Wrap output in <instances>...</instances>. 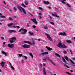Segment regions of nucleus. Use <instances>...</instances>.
<instances>
[{"label": "nucleus", "mask_w": 75, "mask_h": 75, "mask_svg": "<svg viewBox=\"0 0 75 75\" xmlns=\"http://www.w3.org/2000/svg\"><path fill=\"white\" fill-rule=\"evenodd\" d=\"M23 31H24V32H22L21 33L22 34H25L27 32V30L26 29H23Z\"/></svg>", "instance_id": "9b49d317"}, {"label": "nucleus", "mask_w": 75, "mask_h": 75, "mask_svg": "<svg viewBox=\"0 0 75 75\" xmlns=\"http://www.w3.org/2000/svg\"><path fill=\"white\" fill-rule=\"evenodd\" d=\"M1 18H6V16H1Z\"/></svg>", "instance_id": "c9c22d12"}, {"label": "nucleus", "mask_w": 75, "mask_h": 75, "mask_svg": "<svg viewBox=\"0 0 75 75\" xmlns=\"http://www.w3.org/2000/svg\"><path fill=\"white\" fill-rule=\"evenodd\" d=\"M62 3H63V4H66V3H65V2H64V1H62Z\"/></svg>", "instance_id": "a18cd8bd"}, {"label": "nucleus", "mask_w": 75, "mask_h": 75, "mask_svg": "<svg viewBox=\"0 0 75 75\" xmlns=\"http://www.w3.org/2000/svg\"><path fill=\"white\" fill-rule=\"evenodd\" d=\"M44 3L45 4H49L50 2L48 1H43Z\"/></svg>", "instance_id": "4468645a"}, {"label": "nucleus", "mask_w": 75, "mask_h": 75, "mask_svg": "<svg viewBox=\"0 0 75 75\" xmlns=\"http://www.w3.org/2000/svg\"><path fill=\"white\" fill-rule=\"evenodd\" d=\"M27 25L28 27H30V25H28V24H27Z\"/></svg>", "instance_id": "0e129e2a"}, {"label": "nucleus", "mask_w": 75, "mask_h": 75, "mask_svg": "<svg viewBox=\"0 0 75 75\" xmlns=\"http://www.w3.org/2000/svg\"><path fill=\"white\" fill-rule=\"evenodd\" d=\"M4 4H6V2H5V1H4Z\"/></svg>", "instance_id": "338daca9"}, {"label": "nucleus", "mask_w": 75, "mask_h": 75, "mask_svg": "<svg viewBox=\"0 0 75 75\" xmlns=\"http://www.w3.org/2000/svg\"><path fill=\"white\" fill-rule=\"evenodd\" d=\"M48 8H50V9L51 8V7H50V6H48Z\"/></svg>", "instance_id": "680f3d73"}, {"label": "nucleus", "mask_w": 75, "mask_h": 75, "mask_svg": "<svg viewBox=\"0 0 75 75\" xmlns=\"http://www.w3.org/2000/svg\"><path fill=\"white\" fill-rule=\"evenodd\" d=\"M67 6H68L69 7H70V8H71V6H70V5H69L68 4H67Z\"/></svg>", "instance_id": "58836bf2"}, {"label": "nucleus", "mask_w": 75, "mask_h": 75, "mask_svg": "<svg viewBox=\"0 0 75 75\" xmlns=\"http://www.w3.org/2000/svg\"><path fill=\"white\" fill-rule=\"evenodd\" d=\"M17 7H18V8L20 12H22L23 11V10L24 8L22 7L21 6H20L19 5H17Z\"/></svg>", "instance_id": "20e7f679"}, {"label": "nucleus", "mask_w": 75, "mask_h": 75, "mask_svg": "<svg viewBox=\"0 0 75 75\" xmlns=\"http://www.w3.org/2000/svg\"><path fill=\"white\" fill-rule=\"evenodd\" d=\"M12 25H13V23H11L8 24V27H10Z\"/></svg>", "instance_id": "cd10ccee"}, {"label": "nucleus", "mask_w": 75, "mask_h": 75, "mask_svg": "<svg viewBox=\"0 0 75 75\" xmlns=\"http://www.w3.org/2000/svg\"><path fill=\"white\" fill-rule=\"evenodd\" d=\"M41 51L42 52H44V51H43V50H41Z\"/></svg>", "instance_id": "e2e57ef3"}, {"label": "nucleus", "mask_w": 75, "mask_h": 75, "mask_svg": "<svg viewBox=\"0 0 75 75\" xmlns=\"http://www.w3.org/2000/svg\"><path fill=\"white\" fill-rule=\"evenodd\" d=\"M31 44H30V45H34V44H35V42H34V41H33V43H31Z\"/></svg>", "instance_id": "72a5a7b5"}, {"label": "nucleus", "mask_w": 75, "mask_h": 75, "mask_svg": "<svg viewBox=\"0 0 75 75\" xmlns=\"http://www.w3.org/2000/svg\"><path fill=\"white\" fill-rule=\"evenodd\" d=\"M22 47L24 48H30V46L27 44L23 45L22 46Z\"/></svg>", "instance_id": "7ed1b4c3"}, {"label": "nucleus", "mask_w": 75, "mask_h": 75, "mask_svg": "<svg viewBox=\"0 0 75 75\" xmlns=\"http://www.w3.org/2000/svg\"><path fill=\"white\" fill-rule=\"evenodd\" d=\"M43 74H44V75H47L46 72H45V68L43 67Z\"/></svg>", "instance_id": "2eb2a0df"}, {"label": "nucleus", "mask_w": 75, "mask_h": 75, "mask_svg": "<svg viewBox=\"0 0 75 75\" xmlns=\"http://www.w3.org/2000/svg\"><path fill=\"white\" fill-rule=\"evenodd\" d=\"M11 66V68L12 69H13V70H14V67L13 66H12V65Z\"/></svg>", "instance_id": "ea45409f"}, {"label": "nucleus", "mask_w": 75, "mask_h": 75, "mask_svg": "<svg viewBox=\"0 0 75 75\" xmlns=\"http://www.w3.org/2000/svg\"><path fill=\"white\" fill-rule=\"evenodd\" d=\"M25 4L26 5H28V2L27 1H25Z\"/></svg>", "instance_id": "f704fd0d"}, {"label": "nucleus", "mask_w": 75, "mask_h": 75, "mask_svg": "<svg viewBox=\"0 0 75 75\" xmlns=\"http://www.w3.org/2000/svg\"><path fill=\"white\" fill-rule=\"evenodd\" d=\"M44 29L45 30H47V29H48V28L47 26H45Z\"/></svg>", "instance_id": "e433bc0d"}, {"label": "nucleus", "mask_w": 75, "mask_h": 75, "mask_svg": "<svg viewBox=\"0 0 75 75\" xmlns=\"http://www.w3.org/2000/svg\"><path fill=\"white\" fill-rule=\"evenodd\" d=\"M48 54V52H45V53H42L40 55H47Z\"/></svg>", "instance_id": "6ab92c4d"}, {"label": "nucleus", "mask_w": 75, "mask_h": 75, "mask_svg": "<svg viewBox=\"0 0 75 75\" xmlns=\"http://www.w3.org/2000/svg\"><path fill=\"white\" fill-rule=\"evenodd\" d=\"M66 42H67V43H69V44H71V43H72L71 41L69 40H67Z\"/></svg>", "instance_id": "b1692460"}, {"label": "nucleus", "mask_w": 75, "mask_h": 75, "mask_svg": "<svg viewBox=\"0 0 75 75\" xmlns=\"http://www.w3.org/2000/svg\"><path fill=\"white\" fill-rule=\"evenodd\" d=\"M39 10H42V8L40 7H39Z\"/></svg>", "instance_id": "c03bdc74"}, {"label": "nucleus", "mask_w": 75, "mask_h": 75, "mask_svg": "<svg viewBox=\"0 0 75 75\" xmlns=\"http://www.w3.org/2000/svg\"><path fill=\"white\" fill-rule=\"evenodd\" d=\"M65 59H66V60H67V61H68V62L69 61V60L68 59V57L66 56L65 57Z\"/></svg>", "instance_id": "a878e982"}, {"label": "nucleus", "mask_w": 75, "mask_h": 75, "mask_svg": "<svg viewBox=\"0 0 75 75\" xmlns=\"http://www.w3.org/2000/svg\"><path fill=\"white\" fill-rule=\"evenodd\" d=\"M8 32L10 34H11L12 33H16V31L13 30H9L8 31Z\"/></svg>", "instance_id": "0eeeda50"}, {"label": "nucleus", "mask_w": 75, "mask_h": 75, "mask_svg": "<svg viewBox=\"0 0 75 75\" xmlns=\"http://www.w3.org/2000/svg\"><path fill=\"white\" fill-rule=\"evenodd\" d=\"M9 41H10V43H11V44H12V43H13V42H14V41L13 40H12V39H11L10 38L9 40Z\"/></svg>", "instance_id": "412c9836"}, {"label": "nucleus", "mask_w": 75, "mask_h": 75, "mask_svg": "<svg viewBox=\"0 0 75 75\" xmlns=\"http://www.w3.org/2000/svg\"><path fill=\"white\" fill-rule=\"evenodd\" d=\"M43 64L44 67L45 66V64H44V63H43Z\"/></svg>", "instance_id": "864d4df0"}, {"label": "nucleus", "mask_w": 75, "mask_h": 75, "mask_svg": "<svg viewBox=\"0 0 75 75\" xmlns=\"http://www.w3.org/2000/svg\"><path fill=\"white\" fill-rule=\"evenodd\" d=\"M16 27H17L18 28H20V27H19V26H16Z\"/></svg>", "instance_id": "5fc2aeb1"}, {"label": "nucleus", "mask_w": 75, "mask_h": 75, "mask_svg": "<svg viewBox=\"0 0 75 75\" xmlns=\"http://www.w3.org/2000/svg\"><path fill=\"white\" fill-rule=\"evenodd\" d=\"M49 17H50V19H52V17H51V16H50Z\"/></svg>", "instance_id": "13d9d810"}, {"label": "nucleus", "mask_w": 75, "mask_h": 75, "mask_svg": "<svg viewBox=\"0 0 75 75\" xmlns=\"http://www.w3.org/2000/svg\"><path fill=\"white\" fill-rule=\"evenodd\" d=\"M21 6H22L23 7H27V6H26L23 3L21 4Z\"/></svg>", "instance_id": "c85d7f7f"}, {"label": "nucleus", "mask_w": 75, "mask_h": 75, "mask_svg": "<svg viewBox=\"0 0 75 75\" xmlns=\"http://www.w3.org/2000/svg\"><path fill=\"white\" fill-rule=\"evenodd\" d=\"M70 61H71V62L73 64H74V65H75V63L74 62V61H73L71 59H70Z\"/></svg>", "instance_id": "bb28decb"}, {"label": "nucleus", "mask_w": 75, "mask_h": 75, "mask_svg": "<svg viewBox=\"0 0 75 75\" xmlns=\"http://www.w3.org/2000/svg\"><path fill=\"white\" fill-rule=\"evenodd\" d=\"M22 11H23L24 14H25L26 13V12L25 11V10H24V9H23V10H22Z\"/></svg>", "instance_id": "7c9ffc66"}, {"label": "nucleus", "mask_w": 75, "mask_h": 75, "mask_svg": "<svg viewBox=\"0 0 75 75\" xmlns=\"http://www.w3.org/2000/svg\"><path fill=\"white\" fill-rule=\"evenodd\" d=\"M14 44H8V47H9V48H12L14 47Z\"/></svg>", "instance_id": "39448f33"}, {"label": "nucleus", "mask_w": 75, "mask_h": 75, "mask_svg": "<svg viewBox=\"0 0 75 75\" xmlns=\"http://www.w3.org/2000/svg\"><path fill=\"white\" fill-rule=\"evenodd\" d=\"M55 55H56L57 56V57H58L59 58H60L61 57H60V56H59V55L57 53H55Z\"/></svg>", "instance_id": "c756f323"}, {"label": "nucleus", "mask_w": 75, "mask_h": 75, "mask_svg": "<svg viewBox=\"0 0 75 75\" xmlns=\"http://www.w3.org/2000/svg\"><path fill=\"white\" fill-rule=\"evenodd\" d=\"M31 20L33 21V22H34V23L35 24H38V22H37V20L35 19H31Z\"/></svg>", "instance_id": "6e6552de"}, {"label": "nucleus", "mask_w": 75, "mask_h": 75, "mask_svg": "<svg viewBox=\"0 0 75 75\" xmlns=\"http://www.w3.org/2000/svg\"><path fill=\"white\" fill-rule=\"evenodd\" d=\"M4 64H5V62L2 61L1 63V64L2 68H3L4 67Z\"/></svg>", "instance_id": "9d476101"}, {"label": "nucleus", "mask_w": 75, "mask_h": 75, "mask_svg": "<svg viewBox=\"0 0 75 75\" xmlns=\"http://www.w3.org/2000/svg\"><path fill=\"white\" fill-rule=\"evenodd\" d=\"M50 23L51 24H52V25H54V23L53 22H51Z\"/></svg>", "instance_id": "de8ad7c7"}, {"label": "nucleus", "mask_w": 75, "mask_h": 75, "mask_svg": "<svg viewBox=\"0 0 75 75\" xmlns=\"http://www.w3.org/2000/svg\"><path fill=\"white\" fill-rule=\"evenodd\" d=\"M73 59H74V60H75V58L73 57L72 58Z\"/></svg>", "instance_id": "774afa93"}, {"label": "nucleus", "mask_w": 75, "mask_h": 75, "mask_svg": "<svg viewBox=\"0 0 75 75\" xmlns=\"http://www.w3.org/2000/svg\"><path fill=\"white\" fill-rule=\"evenodd\" d=\"M9 20H12V18H9Z\"/></svg>", "instance_id": "8fccbe9b"}, {"label": "nucleus", "mask_w": 75, "mask_h": 75, "mask_svg": "<svg viewBox=\"0 0 75 75\" xmlns=\"http://www.w3.org/2000/svg\"><path fill=\"white\" fill-rule=\"evenodd\" d=\"M12 28H16V26H12L11 27Z\"/></svg>", "instance_id": "3c124183"}, {"label": "nucleus", "mask_w": 75, "mask_h": 75, "mask_svg": "<svg viewBox=\"0 0 75 75\" xmlns=\"http://www.w3.org/2000/svg\"><path fill=\"white\" fill-rule=\"evenodd\" d=\"M59 35H63V36H67V34L65 33V32H61L59 33Z\"/></svg>", "instance_id": "423d86ee"}, {"label": "nucleus", "mask_w": 75, "mask_h": 75, "mask_svg": "<svg viewBox=\"0 0 75 75\" xmlns=\"http://www.w3.org/2000/svg\"><path fill=\"white\" fill-rule=\"evenodd\" d=\"M47 60H48V61H50V62H51V63L52 64H53L54 65H55V64H54V62H53L50 59H49V58H48L47 59Z\"/></svg>", "instance_id": "dca6fc26"}, {"label": "nucleus", "mask_w": 75, "mask_h": 75, "mask_svg": "<svg viewBox=\"0 0 75 75\" xmlns=\"http://www.w3.org/2000/svg\"><path fill=\"white\" fill-rule=\"evenodd\" d=\"M57 46L59 48H67V47L66 45H65L64 44L62 45L61 42H59Z\"/></svg>", "instance_id": "f257e3e1"}, {"label": "nucleus", "mask_w": 75, "mask_h": 75, "mask_svg": "<svg viewBox=\"0 0 75 75\" xmlns=\"http://www.w3.org/2000/svg\"><path fill=\"white\" fill-rule=\"evenodd\" d=\"M29 34L30 35H31V36H32V35H34V33H31L30 32H28Z\"/></svg>", "instance_id": "aec40b11"}, {"label": "nucleus", "mask_w": 75, "mask_h": 75, "mask_svg": "<svg viewBox=\"0 0 75 75\" xmlns=\"http://www.w3.org/2000/svg\"><path fill=\"white\" fill-rule=\"evenodd\" d=\"M46 48H47V49H48V50L49 51H51V50H52V49L51 48H50V47L49 48V49H48V47L47 46H46Z\"/></svg>", "instance_id": "5701e85b"}, {"label": "nucleus", "mask_w": 75, "mask_h": 75, "mask_svg": "<svg viewBox=\"0 0 75 75\" xmlns=\"http://www.w3.org/2000/svg\"><path fill=\"white\" fill-rule=\"evenodd\" d=\"M21 31H22V30L21 29H20V30H19L18 32H21Z\"/></svg>", "instance_id": "6e6d98bb"}, {"label": "nucleus", "mask_w": 75, "mask_h": 75, "mask_svg": "<svg viewBox=\"0 0 75 75\" xmlns=\"http://www.w3.org/2000/svg\"><path fill=\"white\" fill-rule=\"evenodd\" d=\"M39 17H40V19H41V18H42V17H41V16H39Z\"/></svg>", "instance_id": "052dcab7"}, {"label": "nucleus", "mask_w": 75, "mask_h": 75, "mask_svg": "<svg viewBox=\"0 0 75 75\" xmlns=\"http://www.w3.org/2000/svg\"><path fill=\"white\" fill-rule=\"evenodd\" d=\"M69 51H70V52H71V55H72V54H73V53H72V50H70Z\"/></svg>", "instance_id": "4c0bfd02"}, {"label": "nucleus", "mask_w": 75, "mask_h": 75, "mask_svg": "<svg viewBox=\"0 0 75 75\" xmlns=\"http://www.w3.org/2000/svg\"><path fill=\"white\" fill-rule=\"evenodd\" d=\"M29 55H30V57H31L32 58H33V54H32V53H29Z\"/></svg>", "instance_id": "4be33fe9"}, {"label": "nucleus", "mask_w": 75, "mask_h": 75, "mask_svg": "<svg viewBox=\"0 0 75 75\" xmlns=\"http://www.w3.org/2000/svg\"><path fill=\"white\" fill-rule=\"evenodd\" d=\"M45 34L46 35L48 40H49V41H52V38H51L50 35L48 34H47V33H45Z\"/></svg>", "instance_id": "f03ea898"}, {"label": "nucleus", "mask_w": 75, "mask_h": 75, "mask_svg": "<svg viewBox=\"0 0 75 75\" xmlns=\"http://www.w3.org/2000/svg\"><path fill=\"white\" fill-rule=\"evenodd\" d=\"M1 39L2 40H3L4 39V37H1Z\"/></svg>", "instance_id": "49530a36"}, {"label": "nucleus", "mask_w": 75, "mask_h": 75, "mask_svg": "<svg viewBox=\"0 0 75 75\" xmlns=\"http://www.w3.org/2000/svg\"><path fill=\"white\" fill-rule=\"evenodd\" d=\"M22 54H20V55H19V57H22Z\"/></svg>", "instance_id": "bf43d9fd"}, {"label": "nucleus", "mask_w": 75, "mask_h": 75, "mask_svg": "<svg viewBox=\"0 0 75 75\" xmlns=\"http://www.w3.org/2000/svg\"><path fill=\"white\" fill-rule=\"evenodd\" d=\"M47 57H46L45 59H43L42 62H46L47 61Z\"/></svg>", "instance_id": "393cba45"}, {"label": "nucleus", "mask_w": 75, "mask_h": 75, "mask_svg": "<svg viewBox=\"0 0 75 75\" xmlns=\"http://www.w3.org/2000/svg\"><path fill=\"white\" fill-rule=\"evenodd\" d=\"M39 15H40V16H41V15H42V14L41 13H39Z\"/></svg>", "instance_id": "4d7b16f0"}, {"label": "nucleus", "mask_w": 75, "mask_h": 75, "mask_svg": "<svg viewBox=\"0 0 75 75\" xmlns=\"http://www.w3.org/2000/svg\"><path fill=\"white\" fill-rule=\"evenodd\" d=\"M52 15L53 16H54V17H57V18H59V16H58L56 15H55L54 13H52Z\"/></svg>", "instance_id": "f3484780"}, {"label": "nucleus", "mask_w": 75, "mask_h": 75, "mask_svg": "<svg viewBox=\"0 0 75 75\" xmlns=\"http://www.w3.org/2000/svg\"><path fill=\"white\" fill-rule=\"evenodd\" d=\"M23 42L24 43H25V44H31V42H30L27 41L26 40L24 41Z\"/></svg>", "instance_id": "1a4fd4ad"}, {"label": "nucleus", "mask_w": 75, "mask_h": 75, "mask_svg": "<svg viewBox=\"0 0 75 75\" xmlns=\"http://www.w3.org/2000/svg\"><path fill=\"white\" fill-rule=\"evenodd\" d=\"M40 65L41 68H42V65L41 63H40Z\"/></svg>", "instance_id": "09e8293b"}, {"label": "nucleus", "mask_w": 75, "mask_h": 75, "mask_svg": "<svg viewBox=\"0 0 75 75\" xmlns=\"http://www.w3.org/2000/svg\"><path fill=\"white\" fill-rule=\"evenodd\" d=\"M67 51H63L64 54H67Z\"/></svg>", "instance_id": "79ce46f5"}, {"label": "nucleus", "mask_w": 75, "mask_h": 75, "mask_svg": "<svg viewBox=\"0 0 75 75\" xmlns=\"http://www.w3.org/2000/svg\"><path fill=\"white\" fill-rule=\"evenodd\" d=\"M6 44V42H3V44L4 45Z\"/></svg>", "instance_id": "69168bd1"}, {"label": "nucleus", "mask_w": 75, "mask_h": 75, "mask_svg": "<svg viewBox=\"0 0 75 75\" xmlns=\"http://www.w3.org/2000/svg\"><path fill=\"white\" fill-rule=\"evenodd\" d=\"M10 39L12 40H13V41H16V40H17V38H16V37H13L11 38Z\"/></svg>", "instance_id": "ddd939ff"}, {"label": "nucleus", "mask_w": 75, "mask_h": 75, "mask_svg": "<svg viewBox=\"0 0 75 75\" xmlns=\"http://www.w3.org/2000/svg\"><path fill=\"white\" fill-rule=\"evenodd\" d=\"M62 59H63V62H64V63H65V64H67V63L66 62V61H65V59H64V57H63L62 58Z\"/></svg>", "instance_id": "a211bd4d"}, {"label": "nucleus", "mask_w": 75, "mask_h": 75, "mask_svg": "<svg viewBox=\"0 0 75 75\" xmlns=\"http://www.w3.org/2000/svg\"><path fill=\"white\" fill-rule=\"evenodd\" d=\"M1 53L4 55H5V56H7V53L4 52V51H1Z\"/></svg>", "instance_id": "f8f14e48"}, {"label": "nucleus", "mask_w": 75, "mask_h": 75, "mask_svg": "<svg viewBox=\"0 0 75 75\" xmlns=\"http://www.w3.org/2000/svg\"><path fill=\"white\" fill-rule=\"evenodd\" d=\"M32 27L34 28H36V26H35V25H33L32 26Z\"/></svg>", "instance_id": "37998d69"}, {"label": "nucleus", "mask_w": 75, "mask_h": 75, "mask_svg": "<svg viewBox=\"0 0 75 75\" xmlns=\"http://www.w3.org/2000/svg\"><path fill=\"white\" fill-rule=\"evenodd\" d=\"M13 9H14V10H16L17 11V8L15 7L13 8Z\"/></svg>", "instance_id": "a19ab883"}, {"label": "nucleus", "mask_w": 75, "mask_h": 75, "mask_svg": "<svg viewBox=\"0 0 75 75\" xmlns=\"http://www.w3.org/2000/svg\"><path fill=\"white\" fill-rule=\"evenodd\" d=\"M23 58H25L26 59H27V57L25 56H23Z\"/></svg>", "instance_id": "473e14b6"}, {"label": "nucleus", "mask_w": 75, "mask_h": 75, "mask_svg": "<svg viewBox=\"0 0 75 75\" xmlns=\"http://www.w3.org/2000/svg\"><path fill=\"white\" fill-rule=\"evenodd\" d=\"M24 29V27H22L21 28V29L22 30H23Z\"/></svg>", "instance_id": "603ef678"}, {"label": "nucleus", "mask_w": 75, "mask_h": 75, "mask_svg": "<svg viewBox=\"0 0 75 75\" xmlns=\"http://www.w3.org/2000/svg\"><path fill=\"white\" fill-rule=\"evenodd\" d=\"M64 67H67V68H70L67 65L64 64Z\"/></svg>", "instance_id": "2f4dec72"}]
</instances>
